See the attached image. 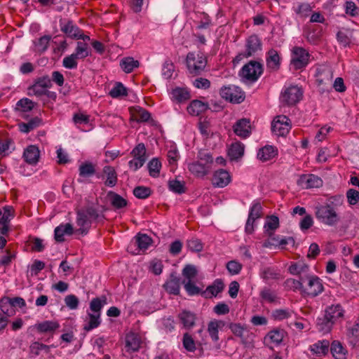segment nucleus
<instances>
[{
    "label": "nucleus",
    "mask_w": 359,
    "mask_h": 359,
    "mask_svg": "<svg viewBox=\"0 0 359 359\" xmlns=\"http://www.w3.org/2000/svg\"><path fill=\"white\" fill-rule=\"evenodd\" d=\"M180 278L175 273H171L168 279L163 285L165 290L169 294L178 295L180 291Z\"/></svg>",
    "instance_id": "a211bd4d"
},
{
    "label": "nucleus",
    "mask_w": 359,
    "mask_h": 359,
    "mask_svg": "<svg viewBox=\"0 0 359 359\" xmlns=\"http://www.w3.org/2000/svg\"><path fill=\"white\" fill-rule=\"evenodd\" d=\"M141 340L140 337L133 332H130L126 336V348L127 351L135 352L139 350Z\"/></svg>",
    "instance_id": "7c9ffc66"
},
{
    "label": "nucleus",
    "mask_w": 359,
    "mask_h": 359,
    "mask_svg": "<svg viewBox=\"0 0 359 359\" xmlns=\"http://www.w3.org/2000/svg\"><path fill=\"white\" fill-rule=\"evenodd\" d=\"M285 333L283 330L275 329L267 334L266 339H269L271 343L278 345L282 342Z\"/></svg>",
    "instance_id": "603ef678"
},
{
    "label": "nucleus",
    "mask_w": 359,
    "mask_h": 359,
    "mask_svg": "<svg viewBox=\"0 0 359 359\" xmlns=\"http://www.w3.org/2000/svg\"><path fill=\"white\" fill-rule=\"evenodd\" d=\"M169 189L176 194H182L186 191L184 183L179 180H170L168 182Z\"/></svg>",
    "instance_id": "69168bd1"
},
{
    "label": "nucleus",
    "mask_w": 359,
    "mask_h": 359,
    "mask_svg": "<svg viewBox=\"0 0 359 359\" xmlns=\"http://www.w3.org/2000/svg\"><path fill=\"white\" fill-rule=\"evenodd\" d=\"M345 311L341 304H332L325 309V315L335 323L337 320L343 318Z\"/></svg>",
    "instance_id": "a878e982"
},
{
    "label": "nucleus",
    "mask_w": 359,
    "mask_h": 359,
    "mask_svg": "<svg viewBox=\"0 0 359 359\" xmlns=\"http://www.w3.org/2000/svg\"><path fill=\"white\" fill-rule=\"evenodd\" d=\"M230 182L231 176L226 170L219 169L214 172L212 179V184L215 187H225L230 183Z\"/></svg>",
    "instance_id": "2eb2a0df"
},
{
    "label": "nucleus",
    "mask_w": 359,
    "mask_h": 359,
    "mask_svg": "<svg viewBox=\"0 0 359 359\" xmlns=\"http://www.w3.org/2000/svg\"><path fill=\"white\" fill-rule=\"evenodd\" d=\"M260 297L264 301L268 303H275L278 299L276 293L269 288H264L260 292Z\"/></svg>",
    "instance_id": "052dcab7"
},
{
    "label": "nucleus",
    "mask_w": 359,
    "mask_h": 359,
    "mask_svg": "<svg viewBox=\"0 0 359 359\" xmlns=\"http://www.w3.org/2000/svg\"><path fill=\"white\" fill-rule=\"evenodd\" d=\"M292 10L299 18L304 19L309 15L312 8L308 3L297 2L294 4Z\"/></svg>",
    "instance_id": "4c0bfd02"
},
{
    "label": "nucleus",
    "mask_w": 359,
    "mask_h": 359,
    "mask_svg": "<svg viewBox=\"0 0 359 359\" xmlns=\"http://www.w3.org/2000/svg\"><path fill=\"white\" fill-rule=\"evenodd\" d=\"M127 95V88L120 82L116 83L114 86L109 91V95L113 98H118L126 96Z\"/></svg>",
    "instance_id": "5fc2aeb1"
},
{
    "label": "nucleus",
    "mask_w": 359,
    "mask_h": 359,
    "mask_svg": "<svg viewBox=\"0 0 359 359\" xmlns=\"http://www.w3.org/2000/svg\"><path fill=\"white\" fill-rule=\"evenodd\" d=\"M330 342L327 340L318 341L310 346V350L313 354L317 356L325 355L329 351Z\"/></svg>",
    "instance_id": "72a5a7b5"
},
{
    "label": "nucleus",
    "mask_w": 359,
    "mask_h": 359,
    "mask_svg": "<svg viewBox=\"0 0 359 359\" xmlns=\"http://www.w3.org/2000/svg\"><path fill=\"white\" fill-rule=\"evenodd\" d=\"M260 277L269 283L271 281L278 280L281 278L280 270L276 267L264 266L260 269Z\"/></svg>",
    "instance_id": "f3484780"
},
{
    "label": "nucleus",
    "mask_w": 359,
    "mask_h": 359,
    "mask_svg": "<svg viewBox=\"0 0 359 359\" xmlns=\"http://www.w3.org/2000/svg\"><path fill=\"white\" fill-rule=\"evenodd\" d=\"M302 281L304 284L302 294L305 296L316 297L324 291L323 280L316 275L304 276Z\"/></svg>",
    "instance_id": "7ed1b4c3"
},
{
    "label": "nucleus",
    "mask_w": 359,
    "mask_h": 359,
    "mask_svg": "<svg viewBox=\"0 0 359 359\" xmlns=\"http://www.w3.org/2000/svg\"><path fill=\"white\" fill-rule=\"evenodd\" d=\"M139 62L133 57H128L121 60L120 65L126 73H130L135 68L139 67Z\"/></svg>",
    "instance_id": "3c124183"
},
{
    "label": "nucleus",
    "mask_w": 359,
    "mask_h": 359,
    "mask_svg": "<svg viewBox=\"0 0 359 359\" xmlns=\"http://www.w3.org/2000/svg\"><path fill=\"white\" fill-rule=\"evenodd\" d=\"M35 103L29 98L24 97L16 103L15 110L20 112H29L34 107Z\"/></svg>",
    "instance_id": "c03bdc74"
},
{
    "label": "nucleus",
    "mask_w": 359,
    "mask_h": 359,
    "mask_svg": "<svg viewBox=\"0 0 359 359\" xmlns=\"http://www.w3.org/2000/svg\"><path fill=\"white\" fill-rule=\"evenodd\" d=\"M0 309L7 316H12L15 313V311L11 304L10 297H4L0 300Z\"/></svg>",
    "instance_id": "6e6d98bb"
},
{
    "label": "nucleus",
    "mask_w": 359,
    "mask_h": 359,
    "mask_svg": "<svg viewBox=\"0 0 359 359\" xmlns=\"http://www.w3.org/2000/svg\"><path fill=\"white\" fill-rule=\"evenodd\" d=\"M315 76L319 86L327 85L333 78V72L330 67L323 65L317 67Z\"/></svg>",
    "instance_id": "9b49d317"
},
{
    "label": "nucleus",
    "mask_w": 359,
    "mask_h": 359,
    "mask_svg": "<svg viewBox=\"0 0 359 359\" xmlns=\"http://www.w3.org/2000/svg\"><path fill=\"white\" fill-rule=\"evenodd\" d=\"M4 255L0 258V265L4 266H9L11 262L15 259L16 254L14 251L10 249H6L5 251H2Z\"/></svg>",
    "instance_id": "bf43d9fd"
},
{
    "label": "nucleus",
    "mask_w": 359,
    "mask_h": 359,
    "mask_svg": "<svg viewBox=\"0 0 359 359\" xmlns=\"http://www.w3.org/2000/svg\"><path fill=\"white\" fill-rule=\"evenodd\" d=\"M224 285L223 281L221 279H216L212 285H209L206 290L201 293V294L206 299L212 298L220 293L224 290Z\"/></svg>",
    "instance_id": "393cba45"
},
{
    "label": "nucleus",
    "mask_w": 359,
    "mask_h": 359,
    "mask_svg": "<svg viewBox=\"0 0 359 359\" xmlns=\"http://www.w3.org/2000/svg\"><path fill=\"white\" fill-rule=\"evenodd\" d=\"M170 99L177 103H183L191 98L190 91L187 88L175 87L170 92Z\"/></svg>",
    "instance_id": "dca6fc26"
},
{
    "label": "nucleus",
    "mask_w": 359,
    "mask_h": 359,
    "mask_svg": "<svg viewBox=\"0 0 359 359\" xmlns=\"http://www.w3.org/2000/svg\"><path fill=\"white\" fill-rule=\"evenodd\" d=\"M338 42L344 47L349 46L353 43V32L350 30H340L337 34Z\"/></svg>",
    "instance_id": "79ce46f5"
},
{
    "label": "nucleus",
    "mask_w": 359,
    "mask_h": 359,
    "mask_svg": "<svg viewBox=\"0 0 359 359\" xmlns=\"http://www.w3.org/2000/svg\"><path fill=\"white\" fill-rule=\"evenodd\" d=\"M182 344L184 348L189 352H194L196 349V343L189 333L184 334Z\"/></svg>",
    "instance_id": "e2e57ef3"
},
{
    "label": "nucleus",
    "mask_w": 359,
    "mask_h": 359,
    "mask_svg": "<svg viewBox=\"0 0 359 359\" xmlns=\"http://www.w3.org/2000/svg\"><path fill=\"white\" fill-rule=\"evenodd\" d=\"M100 216L99 210L94 206H87L76 212L77 230L81 234H86L90 229L92 222Z\"/></svg>",
    "instance_id": "f03ea898"
},
{
    "label": "nucleus",
    "mask_w": 359,
    "mask_h": 359,
    "mask_svg": "<svg viewBox=\"0 0 359 359\" xmlns=\"http://www.w3.org/2000/svg\"><path fill=\"white\" fill-rule=\"evenodd\" d=\"M51 36L49 35H44L40 37L37 41L34 42L35 50L37 53H43L48 48Z\"/></svg>",
    "instance_id": "864d4df0"
},
{
    "label": "nucleus",
    "mask_w": 359,
    "mask_h": 359,
    "mask_svg": "<svg viewBox=\"0 0 359 359\" xmlns=\"http://www.w3.org/2000/svg\"><path fill=\"white\" fill-rule=\"evenodd\" d=\"M302 184L306 189L318 188L322 186L323 180L317 175L310 174L301 177Z\"/></svg>",
    "instance_id": "c756f323"
},
{
    "label": "nucleus",
    "mask_w": 359,
    "mask_h": 359,
    "mask_svg": "<svg viewBox=\"0 0 359 359\" xmlns=\"http://www.w3.org/2000/svg\"><path fill=\"white\" fill-rule=\"evenodd\" d=\"M219 95L225 100L233 103L240 104L245 100V93L241 88L235 85L224 86L219 89Z\"/></svg>",
    "instance_id": "39448f33"
},
{
    "label": "nucleus",
    "mask_w": 359,
    "mask_h": 359,
    "mask_svg": "<svg viewBox=\"0 0 359 359\" xmlns=\"http://www.w3.org/2000/svg\"><path fill=\"white\" fill-rule=\"evenodd\" d=\"M189 171L196 177L202 178L207 175L210 171V166L203 165L200 161H194L187 165Z\"/></svg>",
    "instance_id": "aec40b11"
},
{
    "label": "nucleus",
    "mask_w": 359,
    "mask_h": 359,
    "mask_svg": "<svg viewBox=\"0 0 359 359\" xmlns=\"http://www.w3.org/2000/svg\"><path fill=\"white\" fill-rule=\"evenodd\" d=\"M266 67L271 71H277L280 66V57L278 52L271 48L266 53Z\"/></svg>",
    "instance_id": "4be33fe9"
},
{
    "label": "nucleus",
    "mask_w": 359,
    "mask_h": 359,
    "mask_svg": "<svg viewBox=\"0 0 359 359\" xmlns=\"http://www.w3.org/2000/svg\"><path fill=\"white\" fill-rule=\"evenodd\" d=\"M208 108L207 104L195 100L191 102V103L187 107V111L189 114L192 116H198L203 112L205 111Z\"/></svg>",
    "instance_id": "f704fd0d"
},
{
    "label": "nucleus",
    "mask_w": 359,
    "mask_h": 359,
    "mask_svg": "<svg viewBox=\"0 0 359 359\" xmlns=\"http://www.w3.org/2000/svg\"><path fill=\"white\" fill-rule=\"evenodd\" d=\"M262 217V207L260 203L255 201L250 207L248 218L245 224V231L251 234L254 231V223L256 219Z\"/></svg>",
    "instance_id": "9d476101"
},
{
    "label": "nucleus",
    "mask_w": 359,
    "mask_h": 359,
    "mask_svg": "<svg viewBox=\"0 0 359 359\" xmlns=\"http://www.w3.org/2000/svg\"><path fill=\"white\" fill-rule=\"evenodd\" d=\"M290 128V121L284 115L277 116L271 123V130L278 136L286 135Z\"/></svg>",
    "instance_id": "1a4fd4ad"
},
{
    "label": "nucleus",
    "mask_w": 359,
    "mask_h": 359,
    "mask_svg": "<svg viewBox=\"0 0 359 359\" xmlns=\"http://www.w3.org/2000/svg\"><path fill=\"white\" fill-rule=\"evenodd\" d=\"M348 337L351 339V342L356 344L359 341V323L354 324L348 330Z\"/></svg>",
    "instance_id": "774afa93"
},
{
    "label": "nucleus",
    "mask_w": 359,
    "mask_h": 359,
    "mask_svg": "<svg viewBox=\"0 0 359 359\" xmlns=\"http://www.w3.org/2000/svg\"><path fill=\"white\" fill-rule=\"evenodd\" d=\"M262 43L261 39L256 34L248 36L245 40V56L251 57L257 51L261 50Z\"/></svg>",
    "instance_id": "f8f14e48"
},
{
    "label": "nucleus",
    "mask_w": 359,
    "mask_h": 359,
    "mask_svg": "<svg viewBox=\"0 0 359 359\" xmlns=\"http://www.w3.org/2000/svg\"><path fill=\"white\" fill-rule=\"evenodd\" d=\"M42 123L41 118L36 116L28 121L27 123H20L18 124L19 130L24 133H28L34 129L40 126Z\"/></svg>",
    "instance_id": "c9c22d12"
},
{
    "label": "nucleus",
    "mask_w": 359,
    "mask_h": 359,
    "mask_svg": "<svg viewBox=\"0 0 359 359\" xmlns=\"http://www.w3.org/2000/svg\"><path fill=\"white\" fill-rule=\"evenodd\" d=\"M229 327L234 335L241 339L243 344H248L250 342L248 339L252 333H250L246 328L238 323H232Z\"/></svg>",
    "instance_id": "bb28decb"
},
{
    "label": "nucleus",
    "mask_w": 359,
    "mask_h": 359,
    "mask_svg": "<svg viewBox=\"0 0 359 359\" xmlns=\"http://www.w3.org/2000/svg\"><path fill=\"white\" fill-rule=\"evenodd\" d=\"M79 175L82 177H90L95 173V165L91 162H85L80 165Z\"/></svg>",
    "instance_id": "8fccbe9b"
},
{
    "label": "nucleus",
    "mask_w": 359,
    "mask_h": 359,
    "mask_svg": "<svg viewBox=\"0 0 359 359\" xmlns=\"http://www.w3.org/2000/svg\"><path fill=\"white\" fill-rule=\"evenodd\" d=\"M130 111L137 122H147L151 118V114L140 106L133 107Z\"/></svg>",
    "instance_id": "473e14b6"
},
{
    "label": "nucleus",
    "mask_w": 359,
    "mask_h": 359,
    "mask_svg": "<svg viewBox=\"0 0 359 359\" xmlns=\"http://www.w3.org/2000/svg\"><path fill=\"white\" fill-rule=\"evenodd\" d=\"M108 196L110 198L111 205L116 209L123 208L128 205L125 198L114 191H109Z\"/></svg>",
    "instance_id": "a18cd8bd"
},
{
    "label": "nucleus",
    "mask_w": 359,
    "mask_h": 359,
    "mask_svg": "<svg viewBox=\"0 0 359 359\" xmlns=\"http://www.w3.org/2000/svg\"><path fill=\"white\" fill-rule=\"evenodd\" d=\"M262 73L263 65L259 62L251 60L241 68L239 75L246 81L255 82Z\"/></svg>",
    "instance_id": "423d86ee"
},
{
    "label": "nucleus",
    "mask_w": 359,
    "mask_h": 359,
    "mask_svg": "<svg viewBox=\"0 0 359 359\" xmlns=\"http://www.w3.org/2000/svg\"><path fill=\"white\" fill-rule=\"evenodd\" d=\"M279 227V219L275 215H271L267 218L264 224V229L268 236L272 237L273 231Z\"/></svg>",
    "instance_id": "09e8293b"
},
{
    "label": "nucleus",
    "mask_w": 359,
    "mask_h": 359,
    "mask_svg": "<svg viewBox=\"0 0 359 359\" xmlns=\"http://www.w3.org/2000/svg\"><path fill=\"white\" fill-rule=\"evenodd\" d=\"M60 30L65 33L68 37L75 39L79 36V33L81 32L72 20L60 19Z\"/></svg>",
    "instance_id": "4468645a"
},
{
    "label": "nucleus",
    "mask_w": 359,
    "mask_h": 359,
    "mask_svg": "<svg viewBox=\"0 0 359 359\" xmlns=\"http://www.w3.org/2000/svg\"><path fill=\"white\" fill-rule=\"evenodd\" d=\"M86 322L84 330L86 331L97 327L100 324V313H88Z\"/></svg>",
    "instance_id": "49530a36"
},
{
    "label": "nucleus",
    "mask_w": 359,
    "mask_h": 359,
    "mask_svg": "<svg viewBox=\"0 0 359 359\" xmlns=\"http://www.w3.org/2000/svg\"><path fill=\"white\" fill-rule=\"evenodd\" d=\"M151 194L150 188L143 186H139L134 189L133 194L135 197L140 199H145L148 198Z\"/></svg>",
    "instance_id": "338daca9"
},
{
    "label": "nucleus",
    "mask_w": 359,
    "mask_h": 359,
    "mask_svg": "<svg viewBox=\"0 0 359 359\" xmlns=\"http://www.w3.org/2000/svg\"><path fill=\"white\" fill-rule=\"evenodd\" d=\"M152 239L145 233H137L135 237L134 243H131L130 248L133 245L137 247V252L135 254H138L140 251L144 252L148 249L151 245Z\"/></svg>",
    "instance_id": "5701e85b"
},
{
    "label": "nucleus",
    "mask_w": 359,
    "mask_h": 359,
    "mask_svg": "<svg viewBox=\"0 0 359 359\" xmlns=\"http://www.w3.org/2000/svg\"><path fill=\"white\" fill-rule=\"evenodd\" d=\"M334 323L325 314L323 318H319L317 320V328L318 331L323 333H327L331 330Z\"/></svg>",
    "instance_id": "de8ad7c7"
},
{
    "label": "nucleus",
    "mask_w": 359,
    "mask_h": 359,
    "mask_svg": "<svg viewBox=\"0 0 359 359\" xmlns=\"http://www.w3.org/2000/svg\"><path fill=\"white\" fill-rule=\"evenodd\" d=\"M310 55L304 48L295 46L292 49V57L291 64L296 69H300L305 67L309 60Z\"/></svg>",
    "instance_id": "6e6552de"
},
{
    "label": "nucleus",
    "mask_w": 359,
    "mask_h": 359,
    "mask_svg": "<svg viewBox=\"0 0 359 359\" xmlns=\"http://www.w3.org/2000/svg\"><path fill=\"white\" fill-rule=\"evenodd\" d=\"M303 278H299V280H295L294 278H288L285 280V285L286 287H287L290 290H300L301 293L302 292V288H303Z\"/></svg>",
    "instance_id": "0e129e2a"
},
{
    "label": "nucleus",
    "mask_w": 359,
    "mask_h": 359,
    "mask_svg": "<svg viewBox=\"0 0 359 359\" xmlns=\"http://www.w3.org/2000/svg\"><path fill=\"white\" fill-rule=\"evenodd\" d=\"M224 326V321L221 320L213 319L208 323L207 331L213 342L216 343L219 340V330Z\"/></svg>",
    "instance_id": "6ab92c4d"
},
{
    "label": "nucleus",
    "mask_w": 359,
    "mask_h": 359,
    "mask_svg": "<svg viewBox=\"0 0 359 359\" xmlns=\"http://www.w3.org/2000/svg\"><path fill=\"white\" fill-rule=\"evenodd\" d=\"M78 60L76 56L74 55V53L67 55L63 58L62 60V66L69 69H74L77 68L78 66Z\"/></svg>",
    "instance_id": "680f3d73"
},
{
    "label": "nucleus",
    "mask_w": 359,
    "mask_h": 359,
    "mask_svg": "<svg viewBox=\"0 0 359 359\" xmlns=\"http://www.w3.org/2000/svg\"><path fill=\"white\" fill-rule=\"evenodd\" d=\"M73 53L79 60H83L91 55V49L87 43L78 41Z\"/></svg>",
    "instance_id": "ea45409f"
},
{
    "label": "nucleus",
    "mask_w": 359,
    "mask_h": 359,
    "mask_svg": "<svg viewBox=\"0 0 359 359\" xmlns=\"http://www.w3.org/2000/svg\"><path fill=\"white\" fill-rule=\"evenodd\" d=\"M330 351L335 359H346V351L343 347L342 344L337 341H334L330 346Z\"/></svg>",
    "instance_id": "37998d69"
},
{
    "label": "nucleus",
    "mask_w": 359,
    "mask_h": 359,
    "mask_svg": "<svg viewBox=\"0 0 359 359\" xmlns=\"http://www.w3.org/2000/svg\"><path fill=\"white\" fill-rule=\"evenodd\" d=\"M234 133L241 138H247L251 134L250 121L248 118H241L233 126Z\"/></svg>",
    "instance_id": "ddd939ff"
},
{
    "label": "nucleus",
    "mask_w": 359,
    "mask_h": 359,
    "mask_svg": "<svg viewBox=\"0 0 359 359\" xmlns=\"http://www.w3.org/2000/svg\"><path fill=\"white\" fill-rule=\"evenodd\" d=\"M59 327V323L53 320H45L35 325V328L39 333L52 334Z\"/></svg>",
    "instance_id": "2f4dec72"
},
{
    "label": "nucleus",
    "mask_w": 359,
    "mask_h": 359,
    "mask_svg": "<svg viewBox=\"0 0 359 359\" xmlns=\"http://www.w3.org/2000/svg\"><path fill=\"white\" fill-rule=\"evenodd\" d=\"M178 318L184 328L190 330L195 325L196 316L194 313L184 310L178 314Z\"/></svg>",
    "instance_id": "cd10ccee"
},
{
    "label": "nucleus",
    "mask_w": 359,
    "mask_h": 359,
    "mask_svg": "<svg viewBox=\"0 0 359 359\" xmlns=\"http://www.w3.org/2000/svg\"><path fill=\"white\" fill-rule=\"evenodd\" d=\"M277 155V150L273 146L267 145L260 149L257 153V158L262 161H267Z\"/></svg>",
    "instance_id": "58836bf2"
},
{
    "label": "nucleus",
    "mask_w": 359,
    "mask_h": 359,
    "mask_svg": "<svg viewBox=\"0 0 359 359\" xmlns=\"http://www.w3.org/2000/svg\"><path fill=\"white\" fill-rule=\"evenodd\" d=\"M303 90L297 86L285 88L281 93L280 102L287 105H294L302 98Z\"/></svg>",
    "instance_id": "0eeeda50"
},
{
    "label": "nucleus",
    "mask_w": 359,
    "mask_h": 359,
    "mask_svg": "<svg viewBox=\"0 0 359 359\" xmlns=\"http://www.w3.org/2000/svg\"><path fill=\"white\" fill-rule=\"evenodd\" d=\"M40 151L35 145L28 146L23 152L25 161L30 165H36L39 159Z\"/></svg>",
    "instance_id": "b1692460"
},
{
    "label": "nucleus",
    "mask_w": 359,
    "mask_h": 359,
    "mask_svg": "<svg viewBox=\"0 0 359 359\" xmlns=\"http://www.w3.org/2000/svg\"><path fill=\"white\" fill-rule=\"evenodd\" d=\"M186 64L189 73L196 76L201 74L204 70L207 65V60L202 54L189 52L187 55Z\"/></svg>",
    "instance_id": "20e7f679"
},
{
    "label": "nucleus",
    "mask_w": 359,
    "mask_h": 359,
    "mask_svg": "<svg viewBox=\"0 0 359 359\" xmlns=\"http://www.w3.org/2000/svg\"><path fill=\"white\" fill-rule=\"evenodd\" d=\"M107 303V298L102 296L101 298L97 297L91 300L90 303V309L95 313H100V311Z\"/></svg>",
    "instance_id": "13d9d810"
},
{
    "label": "nucleus",
    "mask_w": 359,
    "mask_h": 359,
    "mask_svg": "<svg viewBox=\"0 0 359 359\" xmlns=\"http://www.w3.org/2000/svg\"><path fill=\"white\" fill-rule=\"evenodd\" d=\"M245 146L241 142L231 144L228 151V155L231 160H237L244 154Z\"/></svg>",
    "instance_id": "e433bc0d"
},
{
    "label": "nucleus",
    "mask_w": 359,
    "mask_h": 359,
    "mask_svg": "<svg viewBox=\"0 0 359 359\" xmlns=\"http://www.w3.org/2000/svg\"><path fill=\"white\" fill-rule=\"evenodd\" d=\"M288 271L291 274L297 275L299 278H303L304 276H309L311 275V273H309V265L303 262H298L292 264L290 266Z\"/></svg>",
    "instance_id": "c85d7f7f"
},
{
    "label": "nucleus",
    "mask_w": 359,
    "mask_h": 359,
    "mask_svg": "<svg viewBox=\"0 0 359 359\" xmlns=\"http://www.w3.org/2000/svg\"><path fill=\"white\" fill-rule=\"evenodd\" d=\"M74 233V229L71 224H61L54 230V238L56 242L62 243L65 241V236H71Z\"/></svg>",
    "instance_id": "412c9836"
},
{
    "label": "nucleus",
    "mask_w": 359,
    "mask_h": 359,
    "mask_svg": "<svg viewBox=\"0 0 359 359\" xmlns=\"http://www.w3.org/2000/svg\"><path fill=\"white\" fill-rule=\"evenodd\" d=\"M150 176L157 177L161 169V163L156 158H152L147 165Z\"/></svg>",
    "instance_id": "4d7b16f0"
},
{
    "label": "nucleus",
    "mask_w": 359,
    "mask_h": 359,
    "mask_svg": "<svg viewBox=\"0 0 359 359\" xmlns=\"http://www.w3.org/2000/svg\"><path fill=\"white\" fill-rule=\"evenodd\" d=\"M103 173L106 175L107 179L104 182L107 187H114L118 181L117 174L115 169L109 165H106L103 168Z\"/></svg>",
    "instance_id": "a19ab883"
},
{
    "label": "nucleus",
    "mask_w": 359,
    "mask_h": 359,
    "mask_svg": "<svg viewBox=\"0 0 359 359\" xmlns=\"http://www.w3.org/2000/svg\"><path fill=\"white\" fill-rule=\"evenodd\" d=\"M344 203V197L336 195L330 197L326 203L317 205L315 208V215L317 219L323 224L333 226L341 220L337 208Z\"/></svg>",
    "instance_id": "f257e3e1"
}]
</instances>
